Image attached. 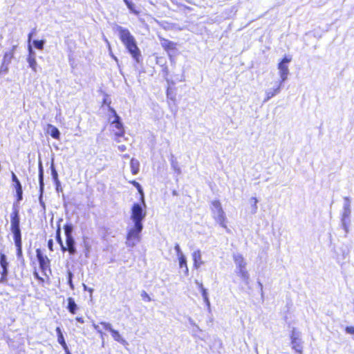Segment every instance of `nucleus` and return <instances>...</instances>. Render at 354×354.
Returning a JSON list of instances; mask_svg holds the SVG:
<instances>
[{"label":"nucleus","mask_w":354,"mask_h":354,"mask_svg":"<svg viewBox=\"0 0 354 354\" xmlns=\"http://www.w3.org/2000/svg\"><path fill=\"white\" fill-rule=\"evenodd\" d=\"M145 216L146 212L138 203H134L132 205L131 218L134 222V226L129 230L127 234V241H132V245H134V241L140 240V234L143 227L142 221Z\"/></svg>","instance_id":"nucleus-1"},{"label":"nucleus","mask_w":354,"mask_h":354,"mask_svg":"<svg viewBox=\"0 0 354 354\" xmlns=\"http://www.w3.org/2000/svg\"><path fill=\"white\" fill-rule=\"evenodd\" d=\"M290 343L292 348L298 354H303L302 341L300 338L299 333L295 329L290 334Z\"/></svg>","instance_id":"nucleus-8"},{"label":"nucleus","mask_w":354,"mask_h":354,"mask_svg":"<svg viewBox=\"0 0 354 354\" xmlns=\"http://www.w3.org/2000/svg\"><path fill=\"white\" fill-rule=\"evenodd\" d=\"M39 180L40 190L42 192L43 189H44V181H43V169H42V166H41V163L39 164Z\"/></svg>","instance_id":"nucleus-25"},{"label":"nucleus","mask_w":354,"mask_h":354,"mask_svg":"<svg viewBox=\"0 0 354 354\" xmlns=\"http://www.w3.org/2000/svg\"><path fill=\"white\" fill-rule=\"evenodd\" d=\"M34 276H35V277L37 280H39L41 283H43L44 282V281H45V280H44V279L43 277H40V276L39 275L38 272H37L36 270L34 272Z\"/></svg>","instance_id":"nucleus-38"},{"label":"nucleus","mask_w":354,"mask_h":354,"mask_svg":"<svg viewBox=\"0 0 354 354\" xmlns=\"http://www.w3.org/2000/svg\"><path fill=\"white\" fill-rule=\"evenodd\" d=\"M199 288L201 291L202 296L205 300V302L209 303V299L207 297V292L206 289L203 287L202 283L198 284Z\"/></svg>","instance_id":"nucleus-29"},{"label":"nucleus","mask_w":354,"mask_h":354,"mask_svg":"<svg viewBox=\"0 0 354 354\" xmlns=\"http://www.w3.org/2000/svg\"><path fill=\"white\" fill-rule=\"evenodd\" d=\"M63 228L66 239L65 244L62 247V252H68L70 255H74L77 253V249L75 241L73 236V227L72 224L66 223Z\"/></svg>","instance_id":"nucleus-4"},{"label":"nucleus","mask_w":354,"mask_h":354,"mask_svg":"<svg viewBox=\"0 0 354 354\" xmlns=\"http://www.w3.org/2000/svg\"><path fill=\"white\" fill-rule=\"evenodd\" d=\"M193 260H194V266L196 268H199L202 264L203 261L201 260V254L199 250L194 252L193 254Z\"/></svg>","instance_id":"nucleus-14"},{"label":"nucleus","mask_w":354,"mask_h":354,"mask_svg":"<svg viewBox=\"0 0 354 354\" xmlns=\"http://www.w3.org/2000/svg\"><path fill=\"white\" fill-rule=\"evenodd\" d=\"M100 324L103 326L104 329L109 330L111 333V336L115 341L121 343H124L125 342L121 337L120 333L112 328L111 324L104 322H102Z\"/></svg>","instance_id":"nucleus-10"},{"label":"nucleus","mask_w":354,"mask_h":354,"mask_svg":"<svg viewBox=\"0 0 354 354\" xmlns=\"http://www.w3.org/2000/svg\"><path fill=\"white\" fill-rule=\"evenodd\" d=\"M11 178L14 183V188L16 191V202L14 203L12 209L17 207L18 209V203L23 199V189L21 184L14 172L11 174Z\"/></svg>","instance_id":"nucleus-7"},{"label":"nucleus","mask_w":354,"mask_h":354,"mask_svg":"<svg viewBox=\"0 0 354 354\" xmlns=\"http://www.w3.org/2000/svg\"><path fill=\"white\" fill-rule=\"evenodd\" d=\"M66 354H71V353H70V352H68V353H66Z\"/></svg>","instance_id":"nucleus-45"},{"label":"nucleus","mask_w":354,"mask_h":354,"mask_svg":"<svg viewBox=\"0 0 354 354\" xmlns=\"http://www.w3.org/2000/svg\"><path fill=\"white\" fill-rule=\"evenodd\" d=\"M238 274L244 280H245V281L248 280L249 275H248V273L247 270H245V268L239 270Z\"/></svg>","instance_id":"nucleus-30"},{"label":"nucleus","mask_w":354,"mask_h":354,"mask_svg":"<svg viewBox=\"0 0 354 354\" xmlns=\"http://www.w3.org/2000/svg\"><path fill=\"white\" fill-rule=\"evenodd\" d=\"M252 200L254 201V204L257 203V200L256 198H252Z\"/></svg>","instance_id":"nucleus-43"},{"label":"nucleus","mask_w":354,"mask_h":354,"mask_svg":"<svg viewBox=\"0 0 354 354\" xmlns=\"http://www.w3.org/2000/svg\"><path fill=\"white\" fill-rule=\"evenodd\" d=\"M125 4L129 10L136 15H139L140 12L135 8V5L129 0H124Z\"/></svg>","instance_id":"nucleus-23"},{"label":"nucleus","mask_w":354,"mask_h":354,"mask_svg":"<svg viewBox=\"0 0 354 354\" xmlns=\"http://www.w3.org/2000/svg\"><path fill=\"white\" fill-rule=\"evenodd\" d=\"M55 330H56L57 335V342L61 344V346H62V348L65 351L66 353H68L69 352L68 348V346H67V344H66V343L65 342L64 337V335L62 334L61 328L59 327H57Z\"/></svg>","instance_id":"nucleus-13"},{"label":"nucleus","mask_w":354,"mask_h":354,"mask_svg":"<svg viewBox=\"0 0 354 354\" xmlns=\"http://www.w3.org/2000/svg\"><path fill=\"white\" fill-rule=\"evenodd\" d=\"M179 261V267L180 268H185V272L186 274H188V267L187 264V260L184 255H180L179 257H178Z\"/></svg>","instance_id":"nucleus-21"},{"label":"nucleus","mask_w":354,"mask_h":354,"mask_svg":"<svg viewBox=\"0 0 354 354\" xmlns=\"http://www.w3.org/2000/svg\"><path fill=\"white\" fill-rule=\"evenodd\" d=\"M211 205L213 213L218 214V212L223 211L221 203L218 200L212 201Z\"/></svg>","instance_id":"nucleus-19"},{"label":"nucleus","mask_w":354,"mask_h":354,"mask_svg":"<svg viewBox=\"0 0 354 354\" xmlns=\"http://www.w3.org/2000/svg\"><path fill=\"white\" fill-rule=\"evenodd\" d=\"M75 320L77 322L80 323V324L84 323V319L82 317H76Z\"/></svg>","instance_id":"nucleus-39"},{"label":"nucleus","mask_w":354,"mask_h":354,"mask_svg":"<svg viewBox=\"0 0 354 354\" xmlns=\"http://www.w3.org/2000/svg\"><path fill=\"white\" fill-rule=\"evenodd\" d=\"M48 248L50 252H53L54 250L53 241L51 239L48 241Z\"/></svg>","instance_id":"nucleus-37"},{"label":"nucleus","mask_w":354,"mask_h":354,"mask_svg":"<svg viewBox=\"0 0 354 354\" xmlns=\"http://www.w3.org/2000/svg\"><path fill=\"white\" fill-rule=\"evenodd\" d=\"M34 46L36 48L42 50L44 48V41L43 40H35L33 41Z\"/></svg>","instance_id":"nucleus-33"},{"label":"nucleus","mask_w":354,"mask_h":354,"mask_svg":"<svg viewBox=\"0 0 354 354\" xmlns=\"http://www.w3.org/2000/svg\"><path fill=\"white\" fill-rule=\"evenodd\" d=\"M129 183L133 185L137 189L138 192L141 195V197L143 199L144 193H143V190H142L140 185L137 181H136L135 180H130Z\"/></svg>","instance_id":"nucleus-26"},{"label":"nucleus","mask_w":354,"mask_h":354,"mask_svg":"<svg viewBox=\"0 0 354 354\" xmlns=\"http://www.w3.org/2000/svg\"><path fill=\"white\" fill-rule=\"evenodd\" d=\"M238 270L245 268L246 263L242 255L238 254L234 257Z\"/></svg>","instance_id":"nucleus-15"},{"label":"nucleus","mask_w":354,"mask_h":354,"mask_svg":"<svg viewBox=\"0 0 354 354\" xmlns=\"http://www.w3.org/2000/svg\"><path fill=\"white\" fill-rule=\"evenodd\" d=\"M66 308L68 310V312L72 315H75L77 313V310H79V307L75 303L74 298L71 297L67 298Z\"/></svg>","instance_id":"nucleus-11"},{"label":"nucleus","mask_w":354,"mask_h":354,"mask_svg":"<svg viewBox=\"0 0 354 354\" xmlns=\"http://www.w3.org/2000/svg\"><path fill=\"white\" fill-rule=\"evenodd\" d=\"M36 256L39 262V268L44 275L48 276L47 272L50 273V261L46 255H45L41 249L36 250Z\"/></svg>","instance_id":"nucleus-6"},{"label":"nucleus","mask_w":354,"mask_h":354,"mask_svg":"<svg viewBox=\"0 0 354 354\" xmlns=\"http://www.w3.org/2000/svg\"><path fill=\"white\" fill-rule=\"evenodd\" d=\"M111 102V101H110L109 100L106 99V98H104V99L103 100V104H106L107 106H108V102Z\"/></svg>","instance_id":"nucleus-40"},{"label":"nucleus","mask_w":354,"mask_h":354,"mask_svg":"<svg viewBox=\"0 0 354 354\" xmlns=\"http://www.w3.org/2000/svg\"><path fill=\"white\" fill-rule=\"evenodd\" d=\"M161 46L166 51L174 50L176 48V44L165 38H160Z\"/></svg>","instance_id":"nucleus-12"},{"label":"nucleus","mask_w":354,"mask_h":354,"mask_svg":"<svg viewBox=\"0 0 354 354\" xmlns=\"http://www.w3.org/2000/svg\"><path fill=\"white\" fill-rule=\"evenodd\" d=\"M48 128L50 129V136L53 138H55L56 140H59L60 138V133H59V131L58 130V129L52 124H48Z\"/></svg>","instance_id":"nucleus-20"},{"label":"nucleus","mask_w":354,"mask_h":354,"mask_svg":"<svg viewBox=\"0 0 354 354\" xmlns=\"http://www.w3.org/2000/svg\"><path fill=\"white\" fill-rule=\"evenodd\" d=\"M140 296L142 297V299L145 301V302H149L151 301V298L150 297V296L148 295V293L147 292H145V290H142L141 292V294H140Z\"/></svg>","instance_id":"nucleus-32"},{"label":"nucleus","mask_w":354,"mask_h":354,"mask_svg":"<svg viewBox=\"0 0 354 354\" xmlns=\"http://www.w3.org/2000/svg\"><path fill=\"white\" fill-rule=\"evenodd\" d=\"M119 148L121 151H124L126 149V147L124 145H122V146L119 147Z\"/></svg>","instance_id":"nucleus-41"},{"label":"nucleus","mask_w":354,"mask_h":354,"mask_svg":"<svg viewBox=\"0 0 354 354\" xmlns=\"http://www.w3.org/2000/svg\"><path fill=\"white\" fill-rule=\"evenodd\" d=\"M15 46H13L9 52H6L3 58V64H8L14 57Z\"/></svg>","instance_id":"nucleus-17"},{"label":"nucleus","mask_w":354,"mask_h":354,"mask_svg":"<svg viewBox=\"0 0 354 354\" xmlns=\"http://www.w3.org/2000/svg\"><path fill=\"white\" fill-rule=\"evenodd\" d=\"M73 276V273L71 271H68L67 273L68 283L72 290L74 289V286H73V281H72Z\"/></svg>","instance_id":"nucleus-34"},{"label":"nucleus","mask_w":354,"mask_h":354,"mask_svg":"<svg viewBox=\"0 0 354 354\" xmlns=\"http://www.w3.org/2000/svg\"><path fill=\"white\" fill-rule=\"evenodd\" d=\"M131 171L133 175H136L140 169V163L137 160L132 158L130 161Z\"/></svg>","instance_id":"nucleus-18"},{"label":"nucleus","mask_w":354,"mask_h":354,"mask_svg":"<svg viewBox=\"0 0 354 354\" xmlns=\"http://www.w3.org/2000/svg\"><path fill=\"white\" fill-rule=\"evenodd\" d=\"M28 62L29 63V66L32 68V69L34 71H36L37 62H36L35 57H31V56L28 57Z\"/></svg>","instance_id":"nucleus-31"},{"label":"nucleus","mask_w":354,"mask_h":354,"mask_svg":"<svg viewBox=\"0 0 354 354\" xmlns=\"http://www.w3.org/2000/svg\"><path fill=\"white\" fill-rule=\"evenodd\" d=\"M280 91V86H277L276 88H274L272 91H268L266 93V100H270L271 97L277 95L278 93H279Z\"/></svg>","instance_id":"nucleus-24"},{"label":"nucleus","mask_w":354,"mask_h":354,"mask_svg":"<svg viewBox=\"0 0 354 354\" xmlns=\"http://www.w3.org/2000/svg\"><path fill=\"white\" fill-rule=\"evenodd\" d=\"M175 250L176 252L178 257H179L180 255H184L180 248V246L178 244H176L174 246Z\"/></svg>","instance_id":"nucleus-35"},{"label":"nucleus","mask_w":354,"mask_h":354,"mask_svg":"<svg viewBox=\"0 0 354 354\" xmlns=\"http://www.w3.org/2000/svg\"><path fill=\"white\" fill-rule=\"evenodd\" d=\"M291 61L290 57H284L281 61L278 64V68L280 72V76L282 81L286 80L288 74V68L286 65L287 63H289Z\"/></svg>","instance_id":"nucleus-9"},{"label":"nucleus","mask_w":354,"mask_h":354,"mask_svg":"<svg viewBox=\"0 0 354 354\" xmlns=\"http://www.w3.org/2000/svg\"><path fill=\"white\" fill-rule=\"evenodd\" d=\"M0 266L1 268H8V263L6 259V257L3 253H0Z\"/></svg>","instance_id":"nucleus-27"},{"label":"nucleus","mask_w":354,"mask_h":354,"mask_svg":"<svg viewBox=\"0 0 354 354\" xmlns=\"http://www.w3.org/2000/svg\"><path fill=\"white\" fill-rule=\"evenodd\" d=\"M31 37H32V33H29V35H28V41H30L31 39Z\"/></svg>","instance_id":"nucleus-42"},{"label":"nucleus","mask_w":354,"mask_h":354,"mask_svg":"<svg viewBox=\"0 0 354 354\" xmlns=\"http://www.w3.org/2000/svg\"><path fill=\"white\" fill-rule=\"evenodd\" d=\"M10 230L12 233V237L17 250V255L20 257L22 256V237L20 229V216L19 210L14 207L10 213Z\"/></svg>","instance_id":"nucleus-3"},{"label":"nucleus","mask_w":354,"mask_h":354,"mask_svg":"<svg viewBox=\"0 0 354 354\" xmlns=\"http://www.w3.org/2000/svg\"><path fill=\"white\" fill-rule=\"evenodd\" d=\"M116 30L118 32L119 38L129 53L133 60L139 63L141 60V52L137 45L135 37L131 35L130 31L125 28L118 26Z\"/></svg>","instance_id":"nucleus-2"},{"label":"nucleus","mask_w":354,"mask_h":354,"mask_svg":"<svg viewBox=\"0 0 354 354\" xmlns=\"http://www.w3.org/2000/svg\"><path fill=\"white\" fill-rule=\"evenodd\" d=\"M53 173H54L55 176V177H57V173H56V171H53Z\"/></svg>","instance_id":"nucleus-44"},{"label":"nucleus","mask_w":354,"mask_h":354,"mask_svg":"<svg viewBox=\"0 0 354 354\" xmlns=\"http://www.w3.org/2000/svg\"><path fill=\"white\" fill-rule=\"evenodd\" d=\"M55 239L57 242L60 245L61 250L62 251V247H64V243L61 237V227L60 225H58L56 229V233H55Z\"/></svg>","instance_id":"nucleus-22"},{"label":"nucleus","mask_w":354,"mask_h":354,"mask_svg":"<svg viewBox=\"0 0 354 354\" xmlns=\"http://www.w3.org/2000/svg\"><path fill=\"white\" fill-rule=\"evenodd\" d=\"M216 221L223 227H226V216L224 211L220 212L216 214V216L214 217Z\"/></svg>","instance_id":"nucleus-16"},{"label":"nucleus","mask_w":354,"mask_h":354,"mask_svg":"<svg viewBox=\"0 0 354 354\" xmlns=\"http://www.w3.org/2000/svg\"><path fill=\"white\" fill-rule=\"evenodd\" d=\"M8 273V268H2V270L1 272V277H0V283H5L7 281Z\"/></svg>","instance_id":"nucleus-28"},{"label":"nucleus","mask_w":354,"mask_h":354,"mask_svg":"<svg viewBox=\"0 0 354 354\" xmlns=\"http://www.w3.org/2000/svg\"><path fill=\"white\" fill-rule=\"evenodd\" d=\"M345 331L351 335H354V326H346L345 328Z\"/></svg>","instance_id":"nucleus-36"},{"label":"nucleus","mask_w":354,"mask_h":354,"mask_svg":"<svg viewBox=\"0 0 354 354\" xmlns=\"http://www.w3.org/2000/svg\"><path fill=\"white\" fill-rule=\"evenodd\" d=\"M108 109L109 111L113 114L114 116V120L111 122L112 124H115V127L118 130L117 132L115 133V139L118 142H119L118 138H122L124 136L125 130L123 127L122 123L120 121V118L119 115L117 114L115 110L111 106V102H108Z\"/></svg>","instance_id":"nucleus-5"}]
</instances>
